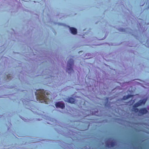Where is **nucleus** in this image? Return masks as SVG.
Here are the masks:
<instances>
[{
    "instance_id": "obj_5",
    "label": "nucleus",
    "mask_w": 149,
    "mask_h": 149,
    "mask_svg": "<svg viewBox=\"0 0 149 149\" xmlns=\"http://www.w3.org/2000/svg\"><path fill=\"white\" fill-rule=\"evenodd\" d=\"M65 101L71 103H74L75 102V100L74 99L71 98L66 99L65 100Z\"/></svg>"
},
{
    "instance_id": "obj_8",
    "label": "nucleus",
    "mask_w": 149,
    "mask_h": 149,
    "mask_svg": "<svg viewBox=\"0 0 149 149\" xmlns=\"http://www.w3.org/2000/svg\"><path fill=\"white\" fill-rule=\"evenodd\" d=\"M115 143L113 142H111V143L110 146L113 147L114 146Z\"/></svg>"
},
{
    "instance_id": "obj_1",
    "label": "nucleus",
    "mask_w": 149,
    "mask_h": 149,
    "mask_svg": "<svg viewBox=\"0 0 149 149\" xmlns=\"http://www.w3.org/2000/svg\"><path fill=\"white\" fill-rule=\"evenodd\" d=\"M37 98L39 100L40 102L42 103L45 102L47 104L48 102L47 99H48L50 95L48 92L44 91V90L40 89L37 91L36 92Z\"/></svg>"
},
{
    "instance_id": "obj_3",
    "label": "nucleus",
    "mask_w": 149,
    "mask_h": 149,
    "mask_svg": "<svg viewBox=\"0 0 149 149\" xmlns=\"http://www.w3.org/2000/svg\"><path fill=\"white\" fill-rule=\"evenodd\" d=\"M73 64V60L72 59H70L69 61H68V67H69V68H68L66 70L68 73H71L73 71L72 69V66Z\"/></svg>"
},
{
    "instance_id": "obj_7",
    "label": "nucleus",
    "mask_w": 149,
    "mask_h": 149,
    "mask_svg": "<svg viewBox=\"0 0 149 149\" xmlns=\"http://www.w3.org/2000/svg\"><path fill=\"white\" fill-rule=\"evenodd\" d=\"M131 96H132L131 95H127V96H124L123 97V98L124 100H126V99H128L130 97H131Z\"/></svg>"
},
{
    "instance_id": "obj_6",
    "label": "nucleus",
    "mask_w": 149,
    "mask_h": 149,
    "mask_svg": "<svg viewBox=\"0 0 149 149\" xmlns=\"http://www.w3.org/2000/svg\"><path fill=\"white\" fill-rule=\"evenodd\" d=\"M70 30L71 33L73 34H75L77 33V30L75 28L71 27L70 28Z\"/></svg>"
},
{
    "instance_id": "obj_2",
    "label": "nucleus",
    "mask_w": 149,
    "mask_h": 149,
    "mask_svg": "<svg viewBox=\"0 0 149 149\" xmlns=\"http://www.w3.org/2000/svg\"><path fill=\"white\" fill-rule=\"evenodd\" d=\"M146 100V99H144L142 100H141L139 102L135 104L134 105V108L132 109V111H135L136 112L139 111L140 115L147 113V111L145 109H141L139 111L138 109L136 108L141 105L144 104Z\"/></svg>"
},
{
    "instance_id": "obj_4",
    "label": "nucleus",
    "mask_w": 149,
    "mask_h": 149,
    "mask_svg": "<svg viewBox=\"0 0 149 149\" xmlns=\"http://www.w3.org/2000/svg\"><path fill=\"white\" fill-rule=\"evenodd\" d=\"M56 106L57 108L58 107L61 109H63L65 107V105L62 102H58L56 104Z\"/></svg>"
}]
</instances>
